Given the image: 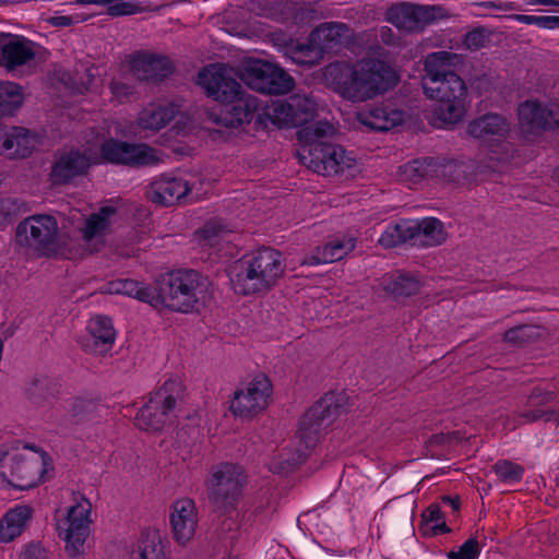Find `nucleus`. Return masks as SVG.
Instances as JSON below:
<instances>
[{
	"label": "nucleus",
	"mask_w": 559,
	"mask_h": 559,
	"mask_svg": "<svg viewBox=\"0 0 559 559\" xmlns=\"http://www.w3.org/2000/svg\"><path fill=\"white\" fill-rule=\"evenodd\" d=\"M425 75L421 80L424 93L437 100L433 115L443 126L461 121L466 111L467 87L457 74L464 66L462 55L439 50L424 58Z\"/></svg>",
	"instance_id": "nucleus-1"
},
{
	"label": "nucleus",
	"mask_w": 559,
	"mask_h": 559,
	"mask_svg": "<svg viewBox=\"0 0 559 559\" xmlns=\"http://www.w3.org/2000/svg\"><path fill=\"white\" fill-rule=\"evenodd\" d=\"M195 83L204 90L206 96L224 105L218 114L210 115L216 126L236 129L250 123L255 116L258 98L243 90L233 76L231 70L219 64L206 66L198 73Z\"/></svg>",
	"instance_id": "nucleus-2"
},
{
	"label": "nucleus",
	"mask_w": 559,
	"mask_h": 559,
	"mask_svg": "<svg viewBox=\"0 0 559 559\" xmlns=\"http://www.w3.org/2000/svg\"><path fill=\"white\" fill-rule=\"evenodd\" d=\"M328 84L343 98L365 102L393 88L400 78L395 69L379 59H364L353 66L347 62H332L323 70Z\"/></svg>",
	"instance_id": "nucleus-3"
},
{
	"label": "nucleus",
	"mask_w": 559,
	"mask_h": 559,
	"mask_svg": "<svg viewBox=\"0 0 559 559\" xmlns=\"http://www.w3.org/2000/svg\"><path fill=\"white\" fill-rule=\"evenodd\" d=\"M335 129L328 121H314L302 126L297 138L302 143L301 162L317 174L323 176L342 175L355 167V158L345 150L328 141Z\"/></svg>",
	"instance_id": "nucleus-4"
},
{
	"label": "nucleus",
	"mask_w": 559,
	"mask_h": 559,
	"mask_svg": "<svg viewBox=\"0 0 559 559\" xmlns=\"http://www.w3.org/2000/svg\"><path fill=\"white\" fill-rule=\"evenodd\" d=\"M284 272L285 264L280 251L261 248L234 262L228 275L235 293L248 296L269 290Z\"/></svg>",
	"instance_id": "nucleus-5"
},
{
	"label": "nucleus",
	"mask_w": 559,
	"mask_h": 559,
	"mask_svg": "<svg viewBox=\"0 0 559 559\" xmlns=\"http://www.w3.org/2000/svg\"><path fill=\"white\" fill-rule=\"evenodd\" d=\"M49 460L35 444L15 441L0 451V476L14 488L29 489L43 479Z\"/></svg>",
	"instance_id": "nucleus-6"
},
{
	"label": "nucleus",
	"mask_w": 559,
	"mask_h": 559,
	"mask_svg": "<svg viewBox=\"0 0 559 559\" xmlns=\"http://www.w3.org/2000/svg\"><path fill=\"white\" fill-rule=\"evenodd\" d=\"M202 276L193 270H177L156 281L153 307L188 313L197 309Z\"/></svg>",
	"instance_id": "nucleus-7"
},
{
	"label": "nucleus",
	"mask_w": 559,
	"mask_h": 559,
	"mask_svg": "<svg viewBox=\"0 0 559 559\" xmlns=\"http://www.w3.org/2000/svg\"><path fill=\"white\" fill-rule=\"evenodd\" d=\"M247 483L245 469L234 463L214 465L206 480L211 504L223 511L233 509L238 502Z\"/></svg>",
	"instance_id": "nucleus-8"
},
{
	"label": "nucleus",
	"mask_w": 559,
	"mask_h": 559,
	"mask_svg": "<svg viewBox=\"0 0 559 559\" xmlns=\"http://www.w3.org/2000/svg\"><path fill=\"white\" fill-rule=\"evenodd\" d=\"M15 240L19 246L44 257L56 255L62 247L58 223L50 215H32L19 223Z\"/></svg>",
	"instance_id": "nucleus-9"
},
{
	"label": "nucleus",
	"mask_w": 559,
	"mask_h": 559,
	"mask_svg": "<svg viewBox=\"0 0 559 559\" xmlns=\"http://www.w3.org/2000/svg\"><path fill=\"white\" fill-rule=\"evenodd\" d=\"M239 78L250 88L264 94H286L294 88V79L281 67L254 59L245 62Z\"/></svg>",
	"instance_id": "nucleus-10"
},
{
	"label": "nucleus",
	"mask_w": 559,
	"mask_h": 559,
	"mask_svg": "<svg viewBox=\"0 0 559 559\" xmlns=\"http://www.w3.org/2000/svg\"><path fill=\"white\" fill-rule=\"evenodd\" d=\"M104 160L131 168L156 166L162 162V153L145 143H129L116 139L106 140L100 145Z\"/></svg>",
	"instance_id": "nucleus-11"
},
{
	"label": "nucleus",
	"mask_w": 559,
	"mask_h": 559,
	"mask_svg": "<svg viewBox=\"0 0 559 559\" xmlns=\"http://www.w3.org/2000/svg\"><path fill=\"white\" fill-rule=\"evenodd\" d=\"M188 399L183 382L170 378L143 405L135 419H152L154 417H179V413Z\"/></svg>",
	"instance_id": "nucleus-12"
},
{
	"label": "nucleus",
	"mask_w": 559,
	"mask_h": 559,
	"mask_svg": "<svg viewBox=\"0 0 559 559\" xmlns=\"http://www.w3.org/2000/svg\"><path fill=\"white\" fill-rule=\"evenodd\" d=\"M91 504L83 500L68 510L67 519L58 524L59 536L66 543V550L70 557H78L84 552L85 540L90 534Z\"/></svg>",
	"instance_id": "nucleus-13"
},
{
	"label": "nucleus",
	"mask_w": 559,
	"mask_h": 559,
	"mask_svg": "<svg viewBox=\"0 0 559 559\" xmlns=\"http://www.w3.org/2000/svg\"><path fill=\"white\" fill-rule=\"evenodd\" d=\"M271 393V381L265 376L255 377L246 391L235 392L230 411L236 417H255L267 406Z\"/></svg>",
	"instance_id": "nucleus-14"
},
{
	"label": "nucleus",
	"mask_w": 559,
	"mask_h": 559,
	"mask_svg": "<svg viewBox=\"0 0 559 559\" xmlns=\"http://www.w3.org/2000/svg\"><path fill=\"white\" fill-rule=\"evenodd\" d=\"M443 15V9L438 5H420L401 3L392 5L386 11V20L400 29L415 32L421 29Z\"/></svg>",
	"instance_id": "nucleus-15"
},
{
	"label": "nucleus",
	"mask_w": 559,
	"mask_h": 559,
	"mask_svg": "<svg viewBox=\"0 0 559 559\" xmlns=\"http://www.w3.org/2000/svg\"><path fill=\"white\" fill-rule=\"evenodd\" d=\"M131 74L141 82L158 84L175 71L173 61L164 55L136 51L129 60Z\"/></svg>",
	"instance_id": "nucleus-16"
},
{
	"label": "nucleus",
	"mask_w": 559,
	"mask_h": 559,
	"mask_svg": "<svg viewBox=\"0 0 559 559\" xmlns=\"http://www.w3.org/2000/svg\"><path fill=\"white\" fill-rule=\"evenodd\" d=\"M518 112L520 127L525 133L559 129V104L544 106L534 100H526L519 106Z\"/></svg>",
	"instance_id": "nucleus-17"
},
{
	"label": "nucleus",
	"mask_w": 559,
	"mask_h": 559,
	"mask_svg": "<svg viewBox=\"0 0 559 559\" xmlns=\"http://www.w3.org/2000/svg\"><path fill=\"white\" fill-rule=\"evenodd\" d=\"M92 165L91 156L78 148L60 152L56 155L50 179L52 185L70 183L76 177L87 174Z\"/></svg>",
	"instance_id": "nucleus-18"
},
{
	"label": "nucleus",
	"mask_w": 559,
	"mask_h": 559,
	"mask_svg": "<svg viewBox=\"0 0 559 559\" xmlns=\"http://www.w3.org/2000/svg\"><path fill=\"white\" fill-rule=\"evenodd\" d=\"M34 43L23 36L0 33V66L13 71L35 58Z\"/></svg>",
	"instance_id": "nucleus-19"
},
{
	"label": "nucleus",
	"mask_w": 559,
	"mask_h": 559,
	"mask_svg": "<svg viewBox=\"0 0 559 559\" xmlns=\"http://www.w3.org/2000/svg\"><path fill=\"white\" fill-rule=\"evenodd\" d=\"M511 130L507 118L498 114H486L471 121L467 133L481 143L492 146L503 142Z\"/></svg>",
	"instance_id": "nucleus-20"
},
{
	"label": "nucleus",
	"mask_w": 559,
	"mask_h": 559,
	"mask_svg": "<svg viewBox=\"0 0 559 559\" xmlns=\"http://www.w3.org/2000/svg\"><path fill=\"white\" fill-rule=\"evenodd\" d=\"M170 524L175 539L186 545L197 531L198 512L193 500L189 498L178 499L171 506Z\"/></svg>",
	"instance_id": "nucleus-21"
},
{
	"label": "nucleus",
	"mask_w": 559,
	"mask_h": 559,
	"mask_svg": "<svg viewBox=\"0 0 559 559\" xmlns=\"http://www.w3.org/2000/svg\"><path fill=\"white\" fill-rule=\"evenodd\" d=\"M191 188L181 178L164 177L152 182L147 190V199L162 206H173L188 195Z\"/></svg>",
	"instance_id": "nucleus-22"
},
{
	"label": "nucleus",
	"mask_w": 559,
	"mask_h": 559,
	"mask_svg": "<svg viewBox=\"0 0 559 559\" xmlns=\"http://www.w3.org/2000/svg\"><path fill=\"white\" fill-rule=\"evenodd\" d=\"M350 406V399L344 391H330L307 409L304 419H337L348 415Z\"/></svg>",
	"instance_id": "nucleus-23"
},
{
	"label": "nucleus",
	"mask_w": 559,
	"mask_h": 559,
	"mask_svg": "<svg viewBox=\"0 0 559 559\" xmlns=\"http://www.w3.org/2000/svg\"><path fill=\"white\" fill-rule=\"evenodd\" d=\"M403 120V111L386 106H374L358 114V121L374 132H388Z\"/></svg>",
	"instance_id": "nucleus-24"
},
{
	"label": "nucleus",
	"mask_w": 559,
	"mask_h": 559,
	"mask_svg": "<svg viewBox=\"0 0 559 559\" xmlns=\"http://www.w3.org/2000/svg\"><path fill=\"white\" fill-rule=\"evenodd\" d=\"M348 27L341 22H324L317 26L309 35V41L313 43L322 56L341 46L346 37Z\"/></svg>",
	"instance_id": "nucleus-25"
},
{
	"label": "nucleus",
	"mask_w": 559,
	"mask_h": 559,
	"mask_svg": "<svg viewBox=\"0 0 559 559\" xmlns=\"http://www.w3.org/2000/svg\"><path fill=\"white\" fill-rule=\"evenodd\" d=\"M60 391V383L49 376H39L29 383L26 394L32 406L46 411L57 399Z\"/></svg>",
	"instance_id": "nucleus-26"
},
{
	"label": "nucleus",
	"mask_w": 559,
	"mask_h": 559,
	"mask_svg": "<svg viewBox=\"0 0 559 559\" xmlns=\"http://www.w3.org/2000/svg\"><path fill=\"white\" fill-rule=\"evenodd\" d=\"M415 226L412 231V242L421 247H433L445 240L443 224L435 217L409 219Z\"/></svg>",
	"instance_id": "nucleus-27"
},
{
	"label": "nucleus",
	"mask_w": 559,
	"mask_h": 559,
	"mask_svg": "<svg viewBox=\"0 0 559 559\" xmlns=\"http://www.w3.org/2000/svg\"><path fill=\"white\" fill-rule=\"evenodd\" d=\"M421 285L417 275L402 271L388 274L382 280L383 289L395 299L418 294Z\"/></svg>",
	"instance_id": "nucleus-28"
},
{
	"label": "nucleus",
	"mask_w": 559,
	"mask_h": 559,
	"mask_svg": "<svg viewBox=\"0 0 559 559\" xmlns=\"http://www.w3.org/2000/svg\"><path fill=\"white\" fill-rule=\"evenodd\" d=\"M33 509L21 504L9 510L0 524V542L9 543L20 536L31 520Z\"/></svg>",
	"instance_id": "nucleus-29"
},
{
	"label": "nucleus",
	"mask_w": 559,
	"mask_h": 559,
	"mask_svg": "<svg viewBox=\"0 0 559 559\" xmlns=\"http://www.w3.org/2000/svg\"><path fill=\"white\" fill-rule=\"evenodd\" d=\"M87 329L96 352L104 353L111 348L116 331L109 317L95 316L90 320Z\"/></svg>",
	"instance_id": "nucleus-30"
},
{
	"label": "nucleus",
	"mask_w": 559,
	"mask_h": 559,
	"mask_svg": "<svg viewBox=\"0 0 559 559\" xmlns=\"http://www.w3.org/2000/svg\"><path fill=\"white\" fill-rule=\"evenodd\" d=\"M178 107L174 104L144 109L139 117L143 129L159 130L168 124L177 115Z\"/></svg>",
	"instance_id": "nucleus-31"
},
{
	"label": "nucleus",
	"mask_w": 559,
	"mask_h": 559,
	"mask_svg": "<svg viewBox=\"0 0 559 559\" xmlns=\"http://www.w3.org/2000/svg\"><path fill=\"white\" fill-rule=\"evenodd\" d=\"M116 213L114 206H103L97 213H93L86 221L82 229L83 239L91 241L105 236L109 229V217Z\"/></svg>",
	"instance_id": "nucleus-32"
},
{
	"label": "nucleus",
	"mask_w": 559,
	"mask_h": 559,
	"mask_svg": "<svg viewBox=\"0 0 559 559\" xmlns=\"http://www.w3.org/2000/svg\"><path fill=\"white\" fill-rule=\"evenodd\" d=\"M555 397L556 395L552 391H548L539 386L533 389L527 400L528 409L524 416L527 419H540L544 416H547L549 417L548 419H550L555 414V409L548 406L540 408V406L554 401Z\"/></svg>",
	"instance_id": "nucleus-33"
},
{
	"label": "nucleus",
	"mask_w": 559,
	"mask_h": 559,
	"mask_svg": "<svg viewBox=\"0 0 559 559\" xmlns=\"http://www.w3.org/2000/svg\"><path fill=\"white\" fill-rule=\"evenodd\" d=\"M266 118L280 128L296 127L302 119L298 117L297 110L288 102L277 100L269 107L265 112Z\"/></svg>",
	"instance_id": "nucleus-34"
},
{
	"label": "nucleus",
	"mask_w": 559,
	"mask_h": 559,
	"mask_svg": "<svg viewBox=\"0 0 559 559\" xmlns=\"http://www.w3.org/2000/svg\"><path fill=\"white\" fill-rule=\"evenodd\" d=\"M413 226L408 219H401L394 224H389L379 238V243L384 248H394L406 241H412Z\"/></svg>",
	"instance_id": "nucleus-35"
},
{
	"label": "nucleus",
	"mask_w": 559,
	"mask_h": 559,
	"mask_svg": "<svg viewBox=\"0 0 559 559\" xmlns=\"http://www.w3.org/2000/svg\"><path fill=\"white\" fill-rule=\"evenodd\" d=\"M109 292L133 297L153 306L154 287L142 285L130 278L111 282Z\"/></svg>",
	"instance_id": "nucleus-36"
},
{
	"label": "nucleus",
	"mask_w": 559,
	"mask_h": 559,
	"mask_svg": "<svg viewBox=\"0 0 559 559\" xmlns=\"http://www.w3.org/2000/svg\"><path fill=\"white\" fill-rule=\"evenodd\" d=\"M12 147L8 152L10 158H25L33 152L36 140L31 132L22 127H11Z\"/></svg>",
	"instance_id": "nucleus-37"
},
{
	"label": "nucleus",
	"mask_w": 559,
	"mask_h": 559,
	"mask_svg": "<svg viewBox=\"0 0 559 559\" xmlns=\"http://www.w3.org/2000/svg\"><path fill=\"white\" fill-rule=\"evenodd\" d=\"M285 56L294 63L308 68L319 63L323 59L320 50L309 40L307 44H296L287 47Z\"/></svg>",
	"instance_id": "nucleus-38"
},
{
	"label": "nucleus",
	"mask_w": 559,
	"mask_h": 559,
	"mask_svg": "<svg viewBox=\"0 0 559 559\" xmlns=\"http://www.w3.org/2000/svg\"><path fill=\"white\" fill-rule=\"evenodd\" d=\"M307 454L301 447L285 448L282 452L271 462V471L280 474H286L293 471L296 466L301 464Z\"/></svg>",
	"instance_id": "nucleus-39"
},
{
	"label": "nucleus",
	"mask_w": 559,
	"mask_h": 559,
	"mask_svg": "<svg viewBox=\"0 0 559 559\" xmlns=\"http://www.w3.org/2000/svg\"><path fill=\"white\" fill-rule=\"evenodd\" d=\"M22 102V91L17 84L0 81V116L12 114Z\"/></svg>",
	"instance_id": "nucleus-40"
},
{
	"label": "nucleus",
	"mask_w": 559,
	"mask_h": 559,
	"mask_svg": "<svg viewBox=\"0 0 559 559\" xmlns=\"http://www.w3.org/2000/svg\"><path fill=\"white\" fill-rule=\"evenodd\" d=\"M545 329L535 324H524L512 328L504 333V340L519 346H523L540 338Z\"/></svg>",
	"instance_id": "nucleus-41"
},
{
	"label": "nucleus",
	"mask_w": 559,
	"mask_h": 559,
	"mask_svg": "<svg viewBox=\"0 0 559 559\" xmlns=\"http://www.w3.org/2000/svg\"><path fill=\"white\" fill-rule=\"evenodd\" d=\"M131 559H165L159 536L152 533L142 538L138 549L132 552Z\"/></svg>",
	"instance_id": "nucleus-42"
},
{
	"label": "nucleus",
	"mask_w": 559,
	"mask_h": 559,
	"mask_svg": "<svg viewBox=\"0 0 559 559\" xmlns=\"http://www.w3.org/2000/svg\"><path fill=\"white\" fill-rule=\"evenodd\" d=\"M355 248V239H335L321 248L324 263H332L343 259Z\"/></svg>",
	"instance_id": "nucleus-43"
},
{
	"label": "nucleus",
	"mask_w": 559,
	"mask_h": 559,
	"mask_svg": "<svg viewBox=\"0 0 559 559\" xmlns=\"http://www.w3.org/2000/svg\"><path fill=\"white\" fill-rule=\"evenodd\" d=\"M295 438L298 442L297 447H301L308 455V452L317 445L320 439L319 421H301Z\"/></svg>",
	"instance_id": "nucleus-44"
},
{
	"label": "nucleus",
	"mask_w": 559,
	"mask_h": 559,
	"mask_svg": "<svg viewBox=\"0 0 559 559\" xmlns=\"http://www.w3.org/2000/svg\"><path fill=\"white\" fill-rule=\"evenodd\" d=\"M432 158L415 159L400 167L401 174L413 183L431 176L433 171Z\"/></svg>",
	"instance_id": "nucleus-45"
},
{
	"label": "nucleus",
	"mask_w": 559,
	"mask_h": 559,
	"mask_svg": "<svg viewBox=\"0 0 559 559\" xmlns=\"http://www.w3.org/2000/svg\"><path fill=\"white\" fill-rule=\"evenodd\" d=\"M69 412L72 416L103 417L105 407L92 400L75 397L68 403Z\"/></svg>",
	"instance_id": "nucleus-46"
},
{
	"label": "nucleus",
	"mask_w": 559,
	"mask_h": 559,
	"mask_svg": "<svg viewBox=\"0 0 559 559\" xmlns=\"http://www.w3.org/2000/svg\"><path fill=\"white\" fill-rule=\"evenodd\" d=\"M493 471L503 483L520 481L524 474V467L508 460L498 461Z\"/></svg>",
	"instance_id": "nucleus-47"
},
{
	"label": "nucleus",
	"mask_w": 559,
	"mask_h": 559,
	"mask_svg": "<svg viewBox=\"0 0 559 559\" xmlns=\"http://www.w3.org/2000/svg\"><path fill=\"white\" fill-rule=\"evenodd\" d=\"M229 231L230 229L225 222L222 219H212L201 229V235L210 243H213L216 238H221Z\"/></svg>",
	"instance_id": "nucleus-48"
},
{
	"label": "nucleus",
	"mask_w": 559,
	"mask_h": 559,
	"mask_svg": "<svg viewBox=\"0 0 559 559\" xmlns=\"http://www.w3.org/2000/svg\"><path fill=\"white\" fill-rule=\"evenodd\" d=\"M140 7L129 0H110L107 13L111 16L131 15L140 12Z\"/></svg>",
	"instance_id": "nucleus-49"
},
{
	"label": "nucleus",
	"mask_w": 559,
	"mask_h": 559,
	"mask_svg": "<svg viewBox=\"0 0 559 559\" xmlns=\"http://www.w3.org/2000/svg\"><path fill=\"white\" fill-rule=\"evenodd\" d=\"M479 555V544L476 538L467 539L457 551L449 554L450 559H476Z\"/></svg>",
	"instance_id": "nucleus-50"
},
{
	"label": "nucleus",
	"mask_w": 559,
	"mask_h": 559,
	"mask_svg": "<svg viewBox=\"0 0 559 559\" xmlns=\"http://www.w3.org/2000/svg\"><path fill=\"white\" fill-rule=\"evenodd\" d=\"M487 35L483 28H475L464 36L463 44L469 50H478L485 46Z\"/></svg>",
	"instance_id": "nucleus-51"
},
{
	"label": "nucleus",
	"mask_w": 559,
	"mask_h": 559,
	"mask_svg": "<svg viewBox=\"0 0 559 559\" xmlns=\"http://www.w3.org/2000/svg\"><path fill=\"white\" fill-rule=\"evenodd\" d=\"M376 38L386 46L399 47L401 45V37L389 26H381L377 31Z\"/></svg>",
	"instance_id": "nucleus-52"
},
{
	"label": "nucleus",
	"mask_w": 559,
	"mask_h": 559,
	"mask_svg": "<svg viewBox=\"0 0 559 559\" xmlns=\"http://www.w3.org/2000/svg\"><path fill=\"white\" fill-rule=\"evenodd\" d=\"M23 559H48L46 549L39 543H31L26 546Z\"/></svg>",
	"instance_id": "nucleus-53"
},
{
	"label": "nucleus",
	"mask_w": 559,
	"mask_h": 559,
	"mask_svg": "<svg viewBox=\"0 0 559 559\" xmlns=\"http://www.w3.org/2000/svg\"><path fill=\"white\" fill-rule=\"evenodd\" d=\"M11 127L0 126V154L7 155L12 147Z\"/></svg>",
	"instance_id": "nucleus-54"
},
{
	"label": "nucleus",
	"mask_w": 559,
	"mask_h": 559,
	"mask_svg": "<svg viewBox=\"0 0 559 559\" xmlns=\"http://www.w3.org/2000/svg\"><path fill=\"white\" fill-rule=\"evenodd\" d=\"M425 522H439L443 520V514L438 504L429 506L423 513Z\"/></svg>",
	"instance_id": "nucleus-55"
},
{
	"label": "nucleus",
	"mask_w": 559,
	"mask_h": 559,
	"mask_svg": "<svg viewBox=\"0 0 559 559\" xmlns=\"http://www.w3.org/2000/svg\"><path fill=\"white\" fill-rule=\"evenodd\" d=\"M19 210V203L16 199L5 198L0 200V212L5 216L13 215Z\"/></svg>",
	"instance_id": "nucleus-56"
},
{
	"label": "nucleus",
	"mask_w": 559,
	"mask_h": 559,
	"mask_svg": "<svg viewBox=\"0 0 559 559\" xmlns=\"http://www.w3.org/2000/svg\"><path fill=\"white\" fill-rule=\"evenodd\" d=\"M48 22L56 27H66L73 24V17L69 15L52 16Z\"/></svg>",
	"instance_id": "nucleus-57"
},
{
	"label": "nucleus",
	"mask_w": 559,
	"mask_h": 559,
	"mask_svg": "<svg viewBox=\"0 0 559 559\" xmlns=\"http://www.w3.org/2000/svg\"><path fill=\"white\" fill-rule=\"evenodd\" d=\"M514 19L520 23L527 24V25L534 24V25H537L540 27L542 16L516 14V15H514Z\"/></svg>",
	"instance_id": "nucleus-58"
},
{
	"label": "nucleus",
	"mask_w": 559,
	"mask_h": 559,
	"mask_svg": "<svg viewBox=\"0 0 559 559\" xmlns=\"http://www.w3.org/2000/svg\"><path fill=\"white\" fill-rule=\"evenodd\" d=\"M540 27L547 29L559 28V16H542Z\"/></svg>",
	"instance_id": "nucleus-59"
},
{
	"label": "nucleus",
	"mask_w": 559,
	"mask_h": 559,
	"mask_svg": "<svg viewBox=\"0 0 559 559\" xmlns=\"http://www.w3.org/2000/svg\"><path fill=\"white\" fill-rule=\"evenodd\" d=\"M111 91L116 96H127L131 94V87L124 83L115 82L111 84Z\"/></svg>",
	"instance_id": "nucleus-60"
},
{
	"label": "nucleus",
	"mask_w": 559,
	"mask_h": 559,
	"mask_svg": "<svg viewBox=\"0 0 559 559\" xmlns=\"http://www.w3.org/2000/svg\"><path fill=\"white\" fill-rule=\"evenodd\" d=\"M160 421H139L138 428L144 431H157L160 429Z\"/></svg>",
	"instance_id": "nucleus-61"
},
{
	"label": "nucleus",
	"mask_w": 559,
	"mask_h": 559,
	"mask_svg": "<svg viewBox=\"0 0 559 559\" xmlns=\"http://www.w3.org/2000/svg\"><path fill=\"white\" fill-rule=\"evenodd\" d=\"M441 499L444 503H449L452 507L453 511H459L460 498L457 496H455V497L443 496Z\"/></svg>",
	"instance_id": "nucleus-62"
},
{
	"label": "nucleus",
	"mask_w": 559,
	"mask_h": 559,
	"mask_svg": "<svg viewBox=\"0 0 559 559\" xmlns=\"http://www.w3.org/2000/svg\"><path fill=\"white\" fill-rule=\"evenodd\" d=\"M526 4L528 5H552V7H559L558 0H525Z\"/></svg>",
	"instance_id": "nucleus-63"
},
{
	"label": "nucleus",
	"mask_w": 559,
	"mask_h": 559,
	"mask_svg": "<svg viewBox=\"0 0 559 559\" xmlns=\"http://www.w3.org/2000/svg\"><path fill=\"white\" fill-rule=\"evenodd\" d=\"M435 534L439 533H448L450 528L447 526L443 520L436 522L435 526L432 527Z\"/></svg>",
	"instance_id": "nucleus-64"
}]
</instances>
